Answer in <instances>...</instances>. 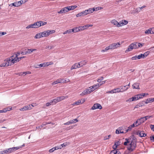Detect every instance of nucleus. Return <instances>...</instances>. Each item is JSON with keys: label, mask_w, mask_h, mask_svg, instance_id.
Here are the masks:
<instances>
[{"label": "nucleus", "mask_w": 154, "mask_h": 154, "mask_svg": "<svg viewBox=\"0 0 154 154\" xmlns=\"http://www.w3.org/2000/svg\"><path fill=\"white\" fill-rule=\"evenodd\" d=\"M137 42H134L131 44V45H132L133 49H137Z\"/></svg>", "instance_id": "bb28decb"}, {"label": "nucleus", "mask_w": 154, "mask_h": 154, "mask_svg": "<svg viewBox=\"0 0 154 154\" xmlns=\"http://www.w3.org/2000/svg\"><path fill=\"white\" fill-rule=\"evenodd\" d=\"M146 121L148 119H150V118H152V116H146L145 117H144Z\"/></svg>", "instance_id": "bf43d9fd"}, {"label": "nucleus", "mask_w": 154, "mask_h": 154, "mask_svg": "<svg viewBox=\"0 0 154 154\" xmlns=\"http://www.w3.org/2000/svg\"><path fill=\"white\" fill-rule=\"evenodd\" d=\"M111 22L113 24L115 25L116 26H118V25L119 24V23H118V22L115 20H112L111 21Z\"/></svg>", "instance_id": "c9c22d12"}, {"label": "nucleus", "mask_w": 154, "mask_h": 154, "mask_svg": "<svg viewBox=\"0 0 154 154\" xmlns=\"http://www.w3.org/2000/svg\"><path fill=\"white\" fill-rule=\"evenodd\" d=\"M42 37H43V35L42 32H40L37 34L35 36V38H39Z\"/></svg>", "instance_id": "f3484780"}, {"label": "nucleus", "mask_w": 154, "mask_h": 154, "mask_svg": "<svg viewBox=\"0 0 154 154\" xmlns=\"http://www.w3.org/2000/svg\"><path fill=\"white\" fill-rule=\"evenodd\" d=\"M71 124L75 123L78 122V119H73L72 120H70Z\"/></svg>", "instance_id": "c03bdc74"}, {"label": "nucleus", "mask_w": 154, "mask_h": 154, "mask_svg": "<svg viewBox=\"0 0 154 154\" xmlns=\"http://www.w3.org/2000/svg\"><path fill=\"white\" fill-rule=\"evenodd\" d=\"M133 101V99L132 98V97L129 98V99H127L126 100V102H131V101Z\"/></svg>", "instance_id": "69168bd1"}, {"label": "nucleus", "mask_w": 154, "mask_h": 154, "mask_svg": "<svg viewBox=\"0 0 154 154\" xmlns=\"http://www.w3.org/2000/svg\"><path fill=\"white\" fill-rule=\"evenodd\" d=\"M153 102H154V100L152 98H148L146 100V101L145 102V103L146 104H147L148 103H151Z\"/></svg>", "instance_id": "4be33fe9"}, {"label": "nucleus", "mask_w": 154, "mask_h": 154, "mask_svg": "<svg viewBox=\"0 0 154 154\" xmlns=\"http://www.w3.org/2000/svg\"><path fill=\"white\" fill-rule=\"evenodd\" d=\"M150 52L149 51L145 52L143 54H142L143 59H144L149 54Z\"/></svg>", "instance_id": "cd10ccee"}, {"label": "nucleus", "mask_w": 154, "mask_h": 154, "mask_svg": "<svg viewBox=\"0 0 154 154\" xmlns=\"http://www.w3.org/2000/svg\"><path fill=\"white\" fill-rule=\"evenodd\" d=\"M81 103V101L80 100H79L75 102L74 103H73L72 104V105H79L80 103Z\"/></svg>", "instance_id": "a19ab883"}, {"label": "nucleus", "mask_w": 154, "mask_h": 154, "mask_svg": "<svg viewBox=\"0 0 154 154\" xmlns=\"http://www.w3.org/2000/svg\"><path fill=\"white\" fill-rule=\"evenodd\" d=\"M114 47H115V46H114V44L113 43V44H112L110 45L109 46H108L107 48H108V49L109 50L114 49H115Z\"/></svg>", "instance_id": "58836bf2"}, {"label": "nucleus", "mask_w": 154, "mask_h": 154, "mask_svg": "<svg viewBox=\"0 0 154 154\" xmlns=\"http://www.w3.org/2000/svg\"><path fill=\"white\" fill-rule=\"evenodd\" d=\"M39 23V27L42 26H43L47 24V22L44 21H38Z\"/></svg>", "instance_id": "5701e85b"}, {"label": "nucleus", "mask_w": 154, "mask_h": 154, "mask_svg": "<svg viewBox=\"0 0 154 154\" xmlns=\"http://www.w3.org/2000/svg\"><path fill=\"white\" fill-rule=\"evenodd\" d=\"M131 59L132 60H137V55H135L132 57L131 58Z\"/></svg>", "instance_id": "338daca9"}, {"label": "nucleus", "mask_w": 154, "mask_h": 154, "mask_svg": "<svg viewBox=\"0 0 154 154\" xmlns=\"http://www.w3.org/2000/svg\"><path fill=\"white\" fill-rule=\"evenodd\" d=\"M122 21L123 22V23H122V24H123V25H126L128 23V21L125 20H123Z\"/></svg>", "instance_id": "5fc2aeb1"}, {"label": "nucleus", "mask_w": 154, "mask_h": 154, "mask_svg": "<svg viewBox=\"0 0 154 154\" xmlns=\"http://www.w3.org/2000/svg\"><path fill=\"white\" fill-rule=\"evenodd\" d=\"M21 5V3L20 1H18L17 2H14L11 4L10 5L11 6H14L16 7H18Z\"/></svg>", "instance_id": "9b49d317"}, {"label": "nucleus", "mask_w": 154, "mask_h": 154, "mask_svg": "<svg viewBox=\"0 0 154 154\" xmlns=\"http://www.w3.org/2000/svg\"><path fill=\"white\" fill-rule=\"evenodd\" d=\"M60 80H60V79H58L56 81H54V82H53L52 83L51 85H56V84H57L58 83H62V81H60Z\"/></svg>", "instance_id": "393cba45"}, {"label": "nucleus", "mask_w": 154, "mask_h": 154, "mask_svg": "<svg viewBox=\"0 0 154 154\" xmlns=\"http://www.w3.org/2000/svg\"><path fill=\"white\" fill-rule=\"evenodd\" d=\"M32 109V108L31 107V105H29L27 106H24L23 107L21 108L20 109V111H25L26 110H29L31 109Z\"/></svg>", "instance_id": "6e6552de"}, {"label": "nucleus", "mask_w": 154, "mask_h": 154, "mask_svg": "<svg viewBox=\"0 0 154 154\" xmlns=\"http://www.w3.org/2000/svg\"><path fill=\"white\" fill-rule=\"evenodd\" d=\"M104 78L103 76L100 77L97 79V82H100Z\"/></svg>", "instance_id": "49530a36"}, {"label": "nucleus", "mask_w": 154, "mask_h": 154, "mask_svg": "<svg viewBox=\"0 0 154 154\" xmlns=\"http://www.w3.org/2000/svg\"><path fill=\"white\" fill-rule=\"evenodd\" d=\"M102 85V84H99V83H97L96 85H93V86L95 90V89H97L99 87H100Z\"/></svg>", "instance_id": "473e14b6"}, {"label": "nucleus", "mask_w": 154, "mask_h": 154, "mask_svg": "<svg viewBox=\"0 0 154 154\" xmlns=\"http://www.w3.org/2000/svg\"><path fill=\"white\" fill-rule=\"evenodd\" d=\"M33 51V50H32V49H28L27 51H26L27 54H30Z\"/></svg>", "instance_id": "3c124183"}, {"label": "nucleus", "mask_w": 154, "mask_h": 154, "mask_svg": "<svg viewBox=\"0 0 154 154\" xmlns=\"http://www.w3.org/2000/svg\"><path fill=\"white\" fill-rule=\"evenodd\" d=\"M145 34H153V32L152 31V28H150L146 30L145 32Z\"/></svg>", "instance_id": "a878e982"}, {"label": "nucleus", "mask_w": 154, "mask_h": 154, "mask_svg": "<svg viewBox=\"0 0 154 154\" xmlns=\"http://www.w3.org/2000/svg\"><path fill=\"white\" fill-rule=\"evenodd\" d=\"M68 97L67 96H60L59 97H57V98L58 100V102H60L62 100H63L65 99V98H67Z\"/></svg>", "instance_id": "2eb2a0df"}, {"label": "nucleus", "mask_w": 154, "mask_h": 154, "mask_svg": "<svg viewBox=\"0 0 154 154\" xmlns=\"http://www.w3.org/2000/svg\"><path fill=\"white\" fill-rule=\"evenodd\" d=\"M136 134L139 135L140 137H145L146 135V134H145L143 131H138L136 132Z\"/></svg>", "instance_id": "0eeeda50"}, {"label": "nucleus", "mask_w": 154, "mask_h": 154, "mask_svg": "<svg viewBox=\"0 0 154 154\" xmlns=\"http://www.w3.org/2000/svg\"><path fill=\"white\" fill-rule=\"evenodd\" d=\"M72 29V32L74 33L81 31L80 29L79 28V26L77 27H75V28Z\"/></svg>", "instance_id": "a211bd4d"}, {"label": "nucleus", "mask_w": 154, "mask_h": 154, "mask_svg": "<svg viewBox=\"0 0 154 154\" xmlns=\"http://www.w3.org/2000/svg\"><path fill=\"white\" fill-rule=\"evenodd\" d=\"M150 140H152V141L154 142V135L151 136L150 137Z\"/></svg>", "instance_id": "774afa93"}, {"label": "nucleus", "mask_w": 154, "mask_h": 154, "mask_svg": "<svg viewBox=\"0 0 154 154\" xmlns=\"http://www.w3.org/2000/svg\"><path fill=\"white\" fill-rule=\"evenodd\" d=\"M136 146V143L132 141L130 144V147H128V149L130 152H132L135 149Z\"/></svg>", "instance_id": "f03ea898"}, {"label": "nucleus", "mask_w": 154, "mask_h": 154, "mask_svg": "<svg viewBox=\"0 0 154 154\" xmlns=\"http://www.w3.org/2000/svg\"><path fill=\"white\" fill-rule=\"evenodd\" d=\"M25 146V144H24L22 145L18 146H17L15 147H13L12 148H10V150L11 152H14V151L20 148H21Z\"/></svg>", "instance_id": "423d86ee"}, {"label": "nucleus", "mask_w": 154, "mask_h": 154, "mask_svg": "<svg viewBox=\"0 0 154 154\" xmlns=\"http://www.w3.org/2000/svg\"><path fill=\"white\" fill-rule=\"evenodd\" d=\"M119 23V24L118 25L117 27H118L122 26H124L123 24H122V23H123V22H122V21H120L119 23Z\"/></svg>", "instance_id": "052dcab7"}, {"label": "nucleus", "mask_w": 154, "mask_h": 154, "mask_svg": "<svg viewBox=\"0 0 154 154\" xmlns=\"http://www.w3.org/2000/svg\"><path fill=\"white\" fill-rule=\"evenodd\" d=\"M68 12V9L67 7H65L61 9L60 11H58L57 13L58 14H62L63 13H65L67 12Z\"/></svg>", "instance_id": "1a4fd4ad"}, {"label": "nucleus", "mask_w": 154, "mask_h": 154, "mask_svg": "<svg viewBox=\"0 0 154 154\" xmlns=\"http://www.w3.org/2000/svg\"><path fill=\"white\" fill-rule=\"evenodd\" d=\"M11 109H12L11 108H9V109L8 108H7L6 109H2V110H0V112H1V113H3V112H7V111H10V110H11Z\"/></svg>", "instance_id": "2f4dec72"}, {"label": "nucleus", "mask_w": 154, "mask_h": 154, "mask_svg": "<svg viewBox=\"0 0 154 154\" xmlns=\"http://www.w3.org/2000/svg\"><path fill=\"white\" fill-rule=\"evenodd\" d=\"M87 63V61L86 60H83L81 61L79 63H77V64L79 68L82 67L83 65H85Z\"/></svg>", "instance_id": "f8f14e48"}, {"label": "nucleus", "mask_w": 154, "mask_h": 154, "mask_svg": "<svg viewBox=\"0 0 154 154\" xmlns=\"http://www.w3.org/2000/svg\"><path fill=\"white\" fill-rule=\"evenodd\" d=\"M130 83L128 85H127L123 86H122L120 89H121V92H122L127 90L129 86Z\"/></svg>", "instance_id": "4468645a"}, {"label": "nucleus", "mask_w": 154, "mask_h": 154, "mask_svg": "<svg viewBox=\"0 0 154 154\" xmlns=\"http://www.w3.org/2000/svg\"><path fill=\"white\" fill-rule=\"evenodd\" d=\"M92 26L93 25L91 24H87L83 26H79V28L80 29V30L81 31L88 29L89 27Z\"/></svg>", "instance_id": "9d476101"}, {"label": "nucleus", "mask_w": 154, "mask_h": 154, "mask_svg": "<svg viewBox=\"0 0 154 154\" xmlns=\"http://www.w3.org/2000/svg\"><path fill=\"white\" fill-rule=\"evenodd\" d=\"M123 129V128L122 127H119L117 129L116 131V133L117 134H120V132H121L122 131V130Z\"/></svg>", "instance_id": "c85d7f7f"}, {"label": "nucleus", "mask_w": 154, "mask_h": 154, "mask_svg": "<svg viewBox=\"0 0 154 154\" xmlns=\"http://www.w3.org/2000/svg\"><path fill=\"white\" fill-rule=\"evenodd\" d=\"M72 29H70L68 30H66L63 33V34H65L67 33H70L72 32Z\"/></svg>", "instance_id": "4c0bfd02"}, {"label": "nucleus", "mask_w": 154, "mask_h": 154, "mask_svg": "<svg viewBox=\"0 0 154 154\" xmlns=\"http://www.w3.org/2000/svg\"><path fill=\"white\" fill-rule=\"evenodd\" d=\"M116 150L114 149V150L111 151L109 154H116Z\"/></svg>", "instance_id": "6e6d98bb"}, {"label": "nucleus", "mask_w": 154, "mask_h": 154, "mask_svg": "<svg viewBox=\"0 0 154 154\" xmlns=\"http://www.w3.org/2000/svg\"><path fill=\"white\" fill-rule=\"evenodd\" d=\"M102 108V106L100 104L95 103L91 108V110H94L97 109H101Z\"/></svg>", "instance_id": "39448f33"}, {"label": "nucleus", "mask_w": 154, "mask_h": 154, "mask_svg": "<svg viewBox=\"0 0 154 154\" xmlns=\"http://www.w3.org/2000/svg\"><path fill=\"white\" fill-rule=\"evenodd\" d=\"M133 88L136 89H139V84L137 83H135L134 84L132 85Z\"/></svg>", "instance_id": "c756f323"}, {"label": "nucleus", "mask_w": 154, "mask_h": 154, "mask_svg": "<svg viewBox=\"0 0 154 154\" xmlns=\"http://www.w3.org/2000/svg\"><path fill=\"white\" fill-rule=\"evenodd\" d=\"M53 104L52 103V102L51 101L50 102H48L47 103L46 106H49L51 105H53Z\"/></svg>", "instance_id": "4d7b16f0"}, {"label": "nucleus", "mask_w": 154, "mask_h": 154, "mask_svg": "<svg viewBox=\"0 0 154 154\" xmlns=\"http://www.w3.org/2000/svg\"><path fill=\"white\" fill-rule=\"evenodd\" d=\"M60 80H61L60 81L62 82V83H66L69 81V80L68 79H67L68 80H67L64 79H60Z\"/></svg>", "instance_id": "864d4df0"}, {"label": "nucleus", "mask_w": 154, "mask_h": 154, "mask_svg": "<svg viewBox=\"0 0 154 154\" xmlns=\"http://www.w3.org/2000/svg\"><path fill=\"white\" fill-rule=\"evenodd\" d=\"M137 48L142 47L144 45V43H137Z\"/></svg>", "instance_id": "09e8293b"}, {"label": "nucleus", "mask_w": 154, "mask_h": 154, "mask_svg": "<svg viewBox=\"0 0 154 154\" xmlns=\"http://www.w3.org/2000/svg\"><path fill=\"white\" fill-rule=\"evenodd\" d=\"M139 122L138 119H137V121L135 122H134L133 124H134V126H135V127H136L140 125V124Z\"/></svg>", "instance_id": "37998d69"}, {"label": "nucleus", "mask_w": 154, "mask_h": 154, "mask_svg": "<svg viewBox=\"0 0 154 154\" xmlns=\"http://www.w3.org/2000/svg\"><path fill=\"white\" fill-rule=\"evenodd\" d=\"M51 101L52 102L53 104H56L57 102H59L57 97L55 99H54L53 100H52Z\"/></svg>", "instance_id": "79ce46f5"}, {"label": "nucleus", "mask_w": 154, "mask_h": 154, "mask_svg": "<svg viewBox=\"0 0 154 154\" xmlns=\"http://www.w3.org/2000/svg\"><path fill=\"white\" fill-rule=\"evenodd\" d=\"M39 23L38 22H36L34 23L31 24L29 25L28 26L26 27V29H29L30 28H35L39 27L38 26Z\"/></svg>", "instance_id": "20e7f679"}, {"label": "nucleus", "mask_w": 154, "mask_h": 154, "mask_svg": "<svg viewBox=\"0 0 154 154\" xmlns=\"http://www.w3.org/2000/svg\"><path fill=\"white\" fill-rule=\"evenodd\" d=\"M69 144H70V143L69 142H64L63 144H61L60 146V147L62 148L63 147H65Z\"/></svg>", "instance_id": "f704fd0d"}, {"label": "nucleus", "mask_w": 154, "mask_h": 154, "mask_svg": "<svg viewBox=\"0 0 154 154\" xmlns=\"http://www.w3.org/2000/svg\"><path fill=\"white\" fill-rule=\"evenodd\" d=\"M114 44V46H115L114 47H115V49L118 47L120 45V44L119 42L115 43Z\"/></svg>", "instance_id": "8fccbe9b"}, {"label": "nucleus", "mask_w": 154, "mask_h": 154, "mask_svg": "<svg viewBox=\"0 0 154 154\" xmlns=\"http://www.w3.org/2000/svg\"><path fill=\"white\" fill-rule=\"evenodd\" d=\"M49 65V64H48V63H41L40 64H39L38 66H40V67H45V66H48Z\"/></svg>", "instance_id": "72a5a7b5"}, {"label": "nucleus", "mask_w": 154, "mask_h": 154, "mask_svg": "<svg viewBox=\"0 0 154 154\" xmlns=\"http://www.w3.org/2000/svg\"><path fill=\"white\" fill-rule=\"evenodd\" d=\"M76 7H77V6L75 5L67 7L68 9V11H69L72 10H74Z\"/></svg>", "instance_id": "6ab92c4d"}, {"label": "nucleus", "mask_w": 154, "mask_h": 154, "mask_svg": "<svg viewBox=\"0 0 154 154\" xmlns=\"http://www.w3.org/2000/svg\"><path fill=\"white\" fill-rule=\"evenodd\" d=\"M132 97V98L133 99V101L137 100L139 99L138 94Z\"/></svg>", "instance_id": "a18cd8bd"}, {"label": "nucleus", "mask_w": 154, "mask_h": 154, "mask_svg": "<svg viewBox=\"0 0 154 154\" xmlns=\"http://www.w3.org/2000/svg\"><path fill=\"white\" fill-rule=\"evenodd\" d=\"M148 95V93H142V94H138L139 99L143 98V97L145 96L146 95Z\"/></svg>", "instance_id": "b1692460"}, {"label": "nucleus", "mask_w": 154, "mask_h": 154, "mask_svg": "<svg viewBox=\"0 0 154 154\" xmlns=\"http://www.w3.org/2000/svg\"><path fill=\"white\" fill-rule=\"evenodd\" d=\"M14 57V56H11L10 58H7L4 60L3 63L5 64V66H8L11 65L12 64L15 63V60H14L13 59Z\"/></svg>", "instance_id": "f257e3e1"}, {"label": "nucleus", "mask_w": 154, "mask_h": 154, "mask_svg": "<svg viewBox=\"0 0 154 154\" xmlns=\"http://www.w3.org/2000/svg\"><path fill=\"white\" fill-rule=\"evenodd\" d=\"M138 119L139 122V123L140 124H141L146 121L144 117H141L139 119Z\"/></svg>", "instance_id": "412c9836"}, {"label": "nucleus", "mask_w": 154, "mask_h": 154, "mask_svg": "<svg viewBox=\"0 0 154 154\" xmlns=\"http://www.w3.org/2000/svg\"><path fill=\"white\" fill-rule=\"evenodd\" d=\"M55 32L54 30H48L42 32L43 37H47L51 34Z\"/></svg>", "instance_id": "7ed1b4c3"}, {"label": "nucleus", "mask_w": 154, "mask_h": 154, "mask_svg": "<svg viewBox=\"0 0 154 154\" xmlns=\"http://www.w3.org/2000/svg\"><path fill=\"white\" fill-rule=\"evenodd\" d=\"M20 53L17 52V54H15L14 55H13L14 57H13V59L14 60H15V63H16L17 61H19V58L18 57V56L20 55Z\"/></svg>", "instance_id": "ddd939ff"}, {"label": "nucleus", "mask_w": 154, "mask_h": 154, "mask_svg": "<svg viewBox=\"0 0 154 154\" xmlns=\"http://www.w3.org/2000/svg\"><path fill=\"white\" fill-rule=\"evenodd\" d=\"M120 142L119 141H117L115 143V144L113 146L114 149H116L117 147V146L120 144Z\"/></svg>", "instance_id": "7c9ffc66"}, {"label": "nucleus", "mask_w": 154, "mask_h": 154, "mask_svg": "<svg viewBox=\"0 0 154 154\" xmlns=\"http://www.w3.org/2000/svg\"><path fill=\"white\" fill-rule=\"evenodd\" d=\"M114 91V93H118L121 92V89L119 88H117L116 89H113Z\"/></svg>", "instance_id": "ea45409f"}, {"label": "nucleus", "mask_w": 154, "mask_h": 154, "mask_svg": "<svg viewBox=\"0 0 154 154\" xmlns=\"http://www.w3.org/2000/svg\"><path fill=\"white\" fill-rule=\"evenodd\" d=\"M140 11L141 10L139 8H136L135 10V12L137 13L140 12Z\"/></svg>", "instance_id": "680f3d73"}, {"label": "nucleus", "mask_w": 154, "mask_h": 154, "mask_svg": "<svg viewBox=\"0 0 154 154\" xmlns=\"http://www.w3.org/2000/svg\"><path fill=\"white\" fill-rule=\"evenodd\" d=\"M95 10V8H90L87 10H86L88 14L93 13Z\"/></svg>", "instance_id": "dca6fc26"}, {"label": "nucleus", "mask_w": 154, "mask_h": 154, "mask_svg": "<svg viewBox=\"0 0 154 154\" xmlns=\"http://www.w3.org/2000/svg\"><path fill=\"white\" fill-rule=\"evenodd\" d=\"M132 127H131V125H130L128 128V129H127L125 133L128 132L129 131H131L132 129Z\"/></svg>", "instance_id": "e2e57ef3"}, {"label": "nucleus", "mask_w": 154, "mask_h": 154, "mask_svg": "<svg viewBox=\"0 0 154 154\" xmlns=\"http://www.w3.org/2000/svg\"><path fill=\"white\" fill-rule=\"evenodd\" d=\"M77 68H79L77 63H76L73 65L71 67L70 69L72 70L73 69H76Z\"/></svg>", "instance_id": "aec40b11"}, {"label": "nucleus", "mask_w": 154, "mask_h": 154, "mask_svg": "<svg viewBox=\"0 0 154 154\" xmlns=\"http://www.w3.org/2000/svg\"><path fill=\"white\" fill-rule=\"evenodd\" d=\"M133 48L132 45L131 44L128 47V49L126 50L125 52H127L128 51H130L133 50Z\"/></svg>", "instance_id": "e433bc0d"}, {"label": "nucleus", "mask_w": 154, "mask_h": 154, "mask_svg": "<svg viewBox=\"0 0 154 154\" xmlns=\"http://www.w3.org/2000/svg\"><path fill=\"white\" fill-rule=\"evenodd\" d=\"M137 59H140L141 58H143L142 54H140L139 55L137 56Z\"/></svg>", "instance_id": "0e129e2a"}, {"label": "nucleus", "mask_w": 154, "mask_h": 154, "mask_svg": "<svg viewBox=\"0 0 154 154\" xmlns=\"http://www.w3.org/2000/svg\"><path fill=\"white\" fill-rule=\"evenodd\" d=\"M111 135H109L108 136H105L103 138V140H105L109 139L111 137Z\"/></svg>", "instance_id": "603ef678"}, {"label": "nucleus", "mask_w": 154, "mask_h": 154, "mask_svg": "<svg viewBox=\"0 0 154 154\" xmlns=\"http://www.w3.org/2000/svg\"><path fill=\"white\" fill-rule=\"evenodd\" d=\"M5 150L6 153H11L10 148L7 149Z\"/></svg>", "instance_id": "13d9d810"}, {"label": "nucleus", "mask_w": 154, "mask_h": 154, "mask_svg": "<svg viewBox=\"0 0 154 154\" xmlns=\"http://www.w3.org/2000/svg\"><path fill=\"white\" fill-rule=\"evenodd\" d=\"M88 94V92L87 91H86V89L83 91L81 94L80 95L82 96L85 95H86Z\"/></svg>", "instance_id": "de8ad7c7"}]
</instances>
